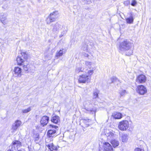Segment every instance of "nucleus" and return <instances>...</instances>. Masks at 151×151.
Returning <instances> with one entry per match:
<instances>
[{
	"mask_svg": "<svg viewBox=\"0 0 151 151\" xmlns=\"http://www.w3.org/2000/svg\"><path fill=\"white\" fill-rule=\"evenodd\" d=\"M133 46L132 43L129 40H126L119 43L118 49L119 52L121 53L129 50L128 52L126 53V55L129 56L132 54L133 53L132 50L131 49Z\"/></svg>",
	"mask_w": 151,
	"mask_h": 151,
	"instance_id": "1",
	"label": "nucleus"
},
{
	"mask_svg": "<svg viewBox=\"0 0 151 151\" xmlns=\"http://www.w3.org/2000/svg\"><path fill=\"white\" fill-rule=\"evenodd\" d=\"M58 12L57 11H55L51 13L47 18V24H50L51 22L55 21L58 17Z\"/></svg>",
	"mask_w": 151,
	"mask_h": 151,
	"instance_id": "2",
	"label": "nucleus"
},
{
	"mask_svg": "<svg viewBox=\"0 0 151 151\" xmlns=\"http://www.w3.org/2000/svg\"><path fill=\"white\" fill-rule=\"evenodd\" d=\"M129 126V123L128 121L123 120L119 122V128L122 131L126 130Z\"/></svg>",
	"mask_w": 151,
	"mask_h": 151,
	"instance_id": "3",
	"label": "nucleus"
},
{
	"mask_svg": "<svg viewBox=\"0 0 151 151\" xmlns=\"http://www.w3.org/2000/svg\"><path fill=\"white\" fill-rule=\"evenodd\" d=\"M22 146L21 142L18 140L13 141L12 143V145L9 147V148L15 151L18 150V149L20 148Z\"/></svg>",
	"mask_w": 151,
	"mask_h": 151,
	"instance_id": "4",
	"label": "nucleus"
},
{
	"mask_svg": "<svg viewBox=\"0 0 151 151\" xmlns=\"http://www.w3.org/2000/svg\"><path fill=\"white\" fill-rule=\"evenodd\" d=\"M51 26L52 27V30L54 33H58L63 28V26L58 22H56L54 24H52Z\"/></svg>",
	"mask_w": 151,
	"mask_h": 151,
	"instance_id": "5",
	"label": "nucleus"
},
{
	"mask_svg": "<svg viewBox=\"0 0 151 151\" xmlns=\"http://www.w3.org/2000/svg\"><path fill=\"white\" fill-rule=\"evenodd\" d=\"M91 78L86 74H83L79 76L78 80L79 83H85L86 82H89Z\"/></svg>",
	"mask_w": 151,
	"mask_h": 151,
	"instance_id": "6",
	"label": "nucleus"
},
{
	"mask_svg": "<svg viewBox=\"0 0 151 151\" xmlns=\"http://www.w3.org/2000/svg\"><path fill=\"white\" fill-rule=\"evenodd\" d=\"M137 92L140 95H144L147 92L146 88L143 85H139L137 86Z\"/></svg>",
	"mask_w": 151,
	"mask_h": 151,
	"instance_id": "7",
	"label": "nucleus"
},
{
	"mask_svg": "<svg viewBox=\"0 0 151 151\" xmlns=\"http://www.w3.org/2000/svg\"><path fill=\"white\" fill-rule=\"evenodd\" d=\"M22 122L19 120L16 121L12 126V130L13 132H14L17 131L18 128L21 125Z\"/></svg>",
	"mask_w": 151,
	"mask_h": 151,
	"instance_id": "8",
	"label": "nucleus"
},
{
	"mask_svg": "<svg viewBox=\"0 0 151 151\" xmlns=\"http://www.w3.org/2000/svg\"><path fill=\"white\" fill-rule=\"evenodd\" d=\"M49 120V117L46 116H44L42 118L41 121V124L43 127L47 125Z\"/></svg>",
	"mask_w": 151,
	"mask_h": 151,
	"instance_id": "9",
	"label": "nucleus"
},
{
	"mask_svg": "<svg viewBox=\"0 0 151 151\" xmlns=\"http://www.w3.org/2000/svg\"><path fill=\"white\" fill-rule=\"evenodd\" d=\"M146 79V77L145 75L143 74H141L137 77V82L139 83H142L145 82Z\"/></svg>",
	"mask_w": 151,
	"mask_h": 151,
	"instance_id": "10",
	"label": "nucleus"
},
{
	"mask_svg": "<svg viewBox=\"0 0 151 151\" xmlns=\"http://www.w3.org/2000/svg\"><path fill=\"white\" fill-rule=\"evenodd\" d=\"M85 109L88 111H90L92 114H94L95 115L96 108L93 106L92 104H89L88 107H85Z\"/></svg>",
	"mask_w": 151,
	"mask_h": 151,
	"instance_id": "11",
	"label": "nucleus"
},
{
	"mask_svg": "<svg viewBox=\"0 0 151 151\" xmlns=\"http://www.w3.org/2000/svg\"><path fill=\"white\" fill-rule=\"evenodd\" d=\"M103 148L106 151H113L112 146L108 142H105L104 143Z\"/></svg>",
	"mask_w": 151,
	"mask_h": 151,
	"instance_id": "12",
	"label": "nucleus"
},
{
	"mask_svg": "<svg viewBox=\"0 0 151 151\" xmlns=\"http://www.w3.org/2000/svg\"><path fill=\"white\" fill-rule=\"evenodd\" d=\"M22 69L21 68L15 67L14 69V72L16 76L21 77V76Z\"/></svg>",
	"mask_w": 151,
	"mask_h": 151,
	"instance_id": "13",
	"label": "nucleus"
},
{
	"mask_svg": "<svg viewBox=\"0 0 151 151\" xmlns=\"http://www.w3.org/2000/svg\"><path fill=\"white\" fill-rule=\"evenodd\" d=\"M47 146L50 151H57L59 147L58 146H56L53 145V143L48 144Z\"/></svg>",
	"mask_w": 151,
	"mask_h": 151,
	"instance_id": "14",
	"label": "nucleus"
},
{
	"mask_svg": "<svg viewBox=\"0 0 151 151\" xmlns=\"http://www.w3.org/2000/svg\"><path fill=\"white\" fill-rule=\"evenodd\" d=\"M130 17H129L125 18L127 23L129 24L133 23L134 20L132 13H130Z\"/></svg>",
	"mask_w": 151,
	"mask_h": 151,
	"instance_id": "15",
	"label": "nucleus"
},
{
	"mask_svg": "<svg viewBox=\"0 0 151 151\" xmlns=\"http://www.w3.org/2000/svg\"><path fill=\"white\" fill-rule=\"evenodd\" d=\"M122 114L119 112H115L113 113L112 116L113 118L118 119L122 118Z\"/></svg>",
	"mask_w": 151,
	"mask_h": 151,
	"instance_id": "16",
	"label": "nucleus"
},
{
	"mask_svg": "<svg viewBox=\"0 0 151 151\" xmlns=\"http://www.w3.org/2000/svg\"><path fill=\"white\" fill-rule=\"evenodd\" d=\"M56 131L53 128L52 129L49 130L47 132V135L50 137L55 136L54 134L56 133Z\"/></svg>",
	"mask_w": 151,
	"mask_h": 151,
	"instance_id": "17",
	"label": "nucleus"
},
{
	"mask_svg": "<svg viewBox=\"0 0 151 151\" xmlns=\"http://www.w3.org/2000/svg\"><path fill=\"white\" fill-rule=\"evenodd\" d=\"M51 121L54 123L56 124L60 121V118L58 116H55L52 118Z\"/></svg>",
	"mask_w": 151,
	"mask_h": 151,
	"instance_id": "18",
	"label": "nucleus"
},
{
	"mask_svg": "<svg viewBox=\"0 0 151 151\" xmlns=\"http://www.w3.org/2000/svg\"><path fill=\"white\" fill-rule=\"evenodd\" d=\"M17 60L18 64L19 65H23V63L25 61V60L23 59L22 57L19 56L17 57Z\"/></svg>",
	"mask_w": 151,
	"mask_h": 151,
	"instance_id": "19",
	"label": "nucleus"
},
{
	"mask_svg": "<svg viewBox=\"0 0 151 151\" xmlns=\"http://www.w3.org/2000/svg\"><path fill=\"white\" fill-rule=\"evenodd\" d=\"M99 91L97 89L94 90L93 91V99H96L99 98Z\"/></svg>",
	"mask_w": 151,
	"mask_h": 151,
	"instance_id": "20",
	"label": "nucleus"
},
{
	"mask_svg": "<svg viewBox=\"0 0 151 151\" xmlns=\"http://www.w3.org/2000/svg\"><path fill=\"white\" fill-rule=\"evenodd\" d=\"M111 142L114 148L118 146L119 145V142L117 140L115 139L111 140Z\"/></svg>",
	"mask_w": 151,
	"mask_h": 151,
	"instance_id": "21",
	"label": "nucleus"
},
{
	"mask_svg": "<svg viewBox=\"0 0 151 151\" xmlns=\"http://www.w3.org/2000/svg\"><path fill=\"white\" fill-rule=\"evenodd\" d=\"M111 81V83H114L115 82H118L117 84L118 85L120 83V81L116 77L113 76L110 78Z\"/></svg>",
	"mask_w": 151,
	"mask_h": 151,
	"instance_id": "22",
	"label": "nucleus"
},
{
	"mask_svg": "<svg viewBox=\"0 0 151 151\" xmlns=\"http://www.w3.org/2000/svg\"><path fill=\"white\" fill-rule=\"evenodd\" d=\"M121 139L123 142H126L128 139V135L126 134H123L121 137Z\"/></svg>",
	"mask_w": 151,
	"mask_h": 151,
	"instance_id": "23",
	"label": "nucleus"
},
{
	"mask_svg": "<svg viewBox=\"0 0 151 151\" xmlns=\"http://www.w3.org/2000/svg\"><path fill=\"white\" fill-rule=\"evenodd\" d=\"M6 15L4 14L1 16V18L0 20L4 24H6V22L5 21L6 19Z\"/></svg>",
	"mask_w": 151,
	"mask_h": 151,
	"instance_id": "24",
	"label": "nucleus"
},
{
	"mask_svg": "<svg viewBox=\"0 0 151 151\" xmlns=\"http://www.w3.org/2000/svg\"><path fill=\"white\" fill-rule=\"evenodd\" d=\"M82 49L84 51H88V45L87 43L86 42H84L82 45Z\"/></svg>",
	"mask_w": 151,
	"mask_h": 151,
	"instance_id": "25",
	"label": "nucleus"
},
{
	"mask_svg": "<svg viewBox=\"0 0 151 151\" xmlns=\"http://www.w3.org/2000/svg\"><path fill=\"white\" fill-rule=\"evenodd\" d=\"M63 49H61L59 50V51L58 52L57 51L56 52L55 57L58 58L59 57L62 56L63 54Z\"/></svg>",
	"mask_w": 151,
	"mask_h": 151,
	"instance_id": "26",
	"label": "nucleus"
},
{
	"mask_svg": "<svg viewBox=\"0 0 151 151\" xmlns=\"http://www.w3.org/2000/svg\"><path fill=\"white\" fill-rule=\"evenodd\" d=\"M115 132L114 131L110 132L108 134V137L112 138H113L114 137H115L116 135L115 134Z\"/></svg>",
	"mask_w": 151,
	"mask_h": 151,
	"instance_id": "27",
	"label": "nucleus"
},
{
	"mask_svg": "<svg viewBox=\"0 0 151 151\" xmlns=\"http://www.w3.org/2000/svg\"><path fill=\"white\" fill-rule=\"evenodd\" d=\"M21 57L25 60L27 59L28 56L27 54L24 52H22L21 53Z\"/></svg>",
	"mask_w": 151,
	"mask_h": 151,
	"instance_id": "28",
	"label": "nucleus"
},
{
	"mask_svg": "<svg viewBox=\"0 0 151 151\" xmlns=\"http://www.w3.org/2000/svg\"><path fill=\"white\" fill-rule=\"evenodd\" d=\"M63 28L61 30V34L59 35L60 37H61L64 35H65L67 32V31L65 30V29H64Z\"/></svg>",
	"mask_w": 151,
	"mask_h": 151,
	"instance_id": "29",
	"label": "nucleus"
},
{
	"mask_svg": "<svg viewBox=\"0 0 151 151\" xmlns=\"http://www.w3.org/2000/svg\"><path fill=\"white\" fill-rule=\"evenodd\" d=\"M84 69H82L80 67H77L75 70V72L76 73H78L80 72H83Z\"/></svg>",
	"mask_w": 151,
	"mask_h": 151,
	"instance_id": "30",
	"label": "nucleus"
},
{
	"mask_svg": "<svg viewBox=\"0 0 151 151\" xmlns=\"http://www.w3.org/2000/svg\"><path fill=\"white\" fill-rule=\"evenodd\" d=\"M83 123L86 124V125L88 126L89 125V122L91 121V119H84L83 120Z\"/></svg>",
	"mask_w": 151,
	"mask_h": 151,
	"instance_id": "31",
	"label": "nucleus"
},
{
	"mask_svg": "<svg viewBox=\"0 0 151 151\" xmlns=\"http://www.w3.org/2000/svg\"><path fill=\"white\" fill-rule=\"evenodd\" d=\"M31 110V108L30 107H29L26 109H23L22 110V112L23 113L25 114L27 113Z\"/></svg>",
	"mask_w": 151,
	"mask_h": 151,
	"instance_id": "32",
	"label": "nucleus"
},
{
	"mask_svg": "<svg viewBox=\"0 0 151 151\" xmlns=\"http://www.w3.org/2000/svg\"><path fill=\"white\" fill-rule=\"evenodd\" d=\"M29 65L27 64L26 65H24L23 66V70L25 71H28L29 68Z\"/></svg>",
	"mask_w": 151,
	"mask_h": 151,
	"instance_id": "33",
	"label": "nucleus"
},
{
	"mask_svg": "<svg viewBox=\"0 0 151 151\" xmlns=\"http://www.w3.org/2000/svg\"><path fill=\"white\" fill-rule=\"evenodd\" d=\"M137 4V2L136 0H132L131 4V5L133 6H136Z\"/></svg>",
	"mask_w": 151,
	"mask_h": 151,
	"instance_id": "34",
	"label": "nucleus"
},
{
	"mask_svg": "<svg viewBox=\"0 0 151 151\" xmlns=\"http://www.w3.org/2000/svg\"><path fill=\"white\" fill-rule=\"evenodd\" d=\"M82 2L84 4H90L91 3V0H82Z\"/></svg>",
	"mask_w": 151,
	"mask_h": 151,
	"instance_id": "35",
	"label": "nucleus"
},
{
	"mask_svg": "<svg viewBox=\"0 0 151 151\" xmlns=\"http://www.w3.org/2000/svg\"><path fill=\"white\" fill-rule=\"evenodd\" d=\"M91 63L87 61H86L85 62V65L86 66L88 67L89 68H90L91 67Z\"/></svg>",
	"mask_w": 151,
	"mask_h": 151,
	"instance_id": "36",
	"label": "nucleus"
},
{
	"mask_svg": "<svg viewBox=\"0 0 151 151\" xmlns=\"http://www.w3.org/2000/svg\"><path fill=\"white\" fill-rule=\"evenodd\" d=\"M126 93V91L125 90H123L122 92H120V95L121 96H124Z\"/></svg>",
	"mask_w": 151,
	"mask_h": 151,
	"instance_id": "37",
	"label": "nucleus"
},
{
	"mask_svg": "<svg viewBox=\"0 0 151 151\" xmlns=\"http://www.w3.org/2000/svg\"><path fill=\"white\" fill-rule=\"evenodd\" d=\"M134 151H144V150L140 148H136L134 149Z\"/></svg>",
	"mask_w": 151,
	"mask_h": 151,
	"instance_id": "38",
	"label": "nucleus"
},
{
	"mask_svg": "<svg viewBox=\"0 0 151 151\" xmlns=\"http://www.w3.org/2000/svg\"><path fill=\"white\" fill-rule=\"evenodd\" d=\"M93 70H90L88 72V73L91 76L93 74Z\"/></svg>",
	"mask_w": 151,
	"mask_h": 151,
	"instance_id": "39",
	"label": "nucleus"
},
{
	"mask_svg": "<svg viewBox=\"0 0 151 151\" xmlns=\"http://www.w3.org/2000/svg\"><path fill=\"white\" fill-rule=\"evenodd\" d=\"M49 126L50 127H52V128H54V129H56V128H57L58 127V126H55V125H52V124H50Z\"/></svg>",
	"mask_w": 151,
	"mask_h": 151,
	"instance_id": "40",
	"label": "nucleus"
},
{
	"mask_svg": "<svg viewBox=\"0 0 151 151\" xmlns=\"http://www.w3.org/2000/svg\"><path fill=\"white\" fill-rule=\"evenodd\" d=\"M83 55H84V56L85 57H88L89 56V55L87 54H86L85 53H83Z\"/></svg>",
	"mask_w": 151,
	"mask_h": 151,
	"instance_id": "41",
	"label": "nucleus"
}]
</instances>
